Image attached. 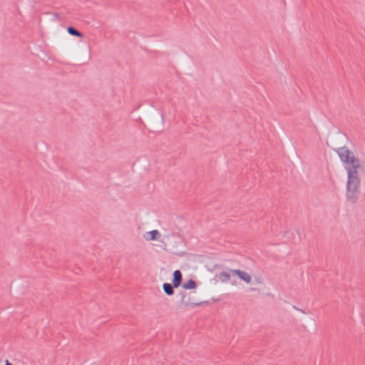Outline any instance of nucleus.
Instances as JSON below:
<instances>
[{
	"label": "nucleus",
	"mask_w": 365,
	"mask_h": 365,
	"mask_svg": "<svg viewBox=\"0 0 365 365\" xmlns=\"http://www.w3.org/2000/svg\"><path fill=\"white\" fill-rule=\"evenodd\" d=\"M173 284L171 285L169 283H164L163 284V291L165 292V293L168 295V296H170V295H173L174 294V289H173Z\"/></svg>",
	"instance_id": "39448f33"
},
{
	"label": "nucleus",
	"mask_w": 365,
	"mask_h": 365,
	"mask_svg": "<svg viewBox=\"0 0 365 365\" xmlns=\"http://www.w3.org/2000/svg\"><path fill=\"white\" fill-rule=\"evenodd\" d=\"M336 152L344 163V168L348 174L346 197L349 202L354 204L360 195L361 180L358 170L361 168V160L355 157L354 153L346 147L339 148Z\"/></svg>",
	"instance_id": "f257e3e1"
},
{
	"label": "nucleus",
	"mask_w": 365,
	"mask_h": 365,
	"mask_svg": "<svg viewBox=\"0 0 365 365\" xmlns=\"http://www.w3.org/2000/svg\"><path fill=\"white\" fill-rule=\"evenodd\" d=\"M67 31H68V34L72 36H78V37L83 36V34L81 32H80L79 31H78L77 29H76L74 27L68 26L67 29Z\"/></svg>",
	"instance_id": "6e6552de"
},
{
	"label": "nucleus",
	"mask_w": 365,
	"mask_h": 365,
	"mask_svg": "<svg viewBox=\"0 0 365 365\" xmlns=\"http://www.w3.org/2000/svg\"><path fill=\"white\" fill-rule=\"evenodd\" d=\"M196 282L192 279H189L187 282L182 284V288L185 289H192L196 287Z\"/></svg>",
	"instance_id": "0eeeda50"
},
{
	"label": "nucleus",
	"mask_w": 365,
	"mask_h": 365,
	"mask_svg": "<svg viewBox=\"0 0 365 365\" xmlns=\"http://www.w3.org/2000/svg\"><path fill=\"white\" fill-rule=\"evenodd\" d=\"M230 272L236 274L239 278L247 283H250L252 281L250 274L245 271H242L240 269H231Z\"/></svg>",
	"instance_id": "f03ea898"
},
{
	"label": "nucleus",
	"mask_w": 365,
	"mask_h": 365,
	"mask_svg": "<svg viewBox=\"0 0 365 365\" xmlns=\"http://www.w3.org/2000/svg\"><path fill=\"white\" fill-rule=\"evenodd\" d=\"M160 236V232L156 230L150 231V232H147L144 235L145 239L146 240H149V241L158 240Z\"/></svg>",
	"instance_id": "20e7f679"
},
{
	"label": "nucleus",
	"mask_w": 365,
	"mask_h": 365,
	"mask_svg": "<svg viewBox=\"0 0 365 365\" xmlns=\"http://www.w3.org/2000/svg\"><path fill=\"white\" fill-rule=\"evenodd\" d=\"M217 277L222 282H226L230 280V274L227 272H222L217 275Z\"/></svg>",
	"instance_id": "423d86ee"
},
{
	"label": "nucleus",
	"mask_w": 365,
	"mask_h": 365,
	"mask_svg": "<svg viewBox=\"0 0 365 365\" xmlns=\"http://www.w3.org/2000/svg\"><path fill=\"white\" fill-rule=\"evenodd\" d=\"M5 365H12V364L8 360H6Z\"/></svg>",
	"instance_id": "1a4fd4ad"
},
{
	"label": "nucleus",
	"mask_w": 365,
	"mask_h": 365,
	"mask_svg": "<svg viewBox=\"0 0 365 365\" xmlns=\"http://www.w3.org/2000/svg\"><path fill=\"white\" fill-rule=\"evenodd\" d=\"M182 282V273L180 270L177 269L173 272V287H178Z\"/></svg>",
	"instance_id": "7ed1b4c3"
}]
</instances>
